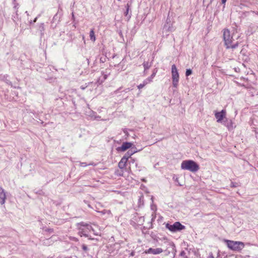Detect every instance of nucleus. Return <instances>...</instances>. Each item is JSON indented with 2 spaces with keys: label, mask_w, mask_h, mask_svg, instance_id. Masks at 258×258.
Wrapping results in <instances>:
<instances>
[{
  "label": "nucleus",
  "mask_w": 258,
  "mask_h": 258,
  "mask_svg": "<svg viewBox=\"0 0 258 258\" xmlns=\"http://www.w3.org/2000/svg\"><path fill=\"white\" fill-rule=\"evenodd\" d=\"M127 10H126V13H125V15H126L128 13V10H129V6L128 5H127Z\"/></svg>",
  "instance_id": "nucleus-20"
},
{
  "label": "nucleus",
  "mask_w": 258,
  "mask_h": 258,
  "mask_svg": "<svg viewBox=\"0 0 258 258\" xmlns=\"http://www.w3.org/2000/svg\"><path fill=\"white\" fill-rule=\"evenodd\" d=\"M136 152H133L131 151H128L126 152V153L124 155L123 157H125L126 158V160L128 161V159L131 157L132 155H133Z\"/></svg>",
  "instance_id": "nucleus-13"
},
{
  "label": "nucleus",
  "mask_w": 258,
  "mask_h": 258,
  "mask_svg": "<svg viewBox=\"0 0 258 258\" xmlns=\"http://www.w3.org/2000/svg\"><path fill=\"white\" fill-rule=\"evenodd\" d=\"M127 162L126 158L122 157L118 163V167L121 170L123 169L126 165Z\"/></svg>",
  "instance_id": "nucleus-9"
},
{
  "label": "nucleus",
  "mask_w": 258,
  "mask_h": 258,
  "mask_svg": "<svg viewBox=\"0 0 258 258\" xmlns=\"http://www.w3.org/2000/svg\"><path fill=\"white\" fill-rule=\"evenodd\" d=\"M192 73V71L190 69H187L186 70V73H185V75L186 76H188L189 75H190Z\"/></svg>",
  "instance_id": "nucleus-15"
},
{
  "label": "nucleus",
  "mask_w": 258,
  "mask_h": 258,
  "mask_svg": "<svg viewBox=\"0 0 258 258\" xmlns=\"http://www.w3.org/2000/svg\"><path fill=\"white\" fill-rule=\"evenodd\" d=\"M87 165V164L86 163L83 162V163H81V166H82V167H85Z\"/></svg>",
  "instance_id": "nucleus-18"
},
{
  "label": "nucleus",
  "mask_w": 258,
  "mask_h": 258,
  "mask_svg": "<svg viewBox=\"0 0 258 258\" xmlns=\"http://www.w3.org/2000/svg\"><path fill=\"white\" fill-rule=\"evenodd\" d=\"M166 227L171 232H176L185 229V226L179 222H176L173 225L167 223L166 224Z\"/></svg>",
  "instance_id": "nucleus-5"
},
{
  "label": "nucleus",
  "mask_w": 258,
  "mask_h": 258,
  "mask_svg": "<svg viewBox=\"0 0 258 258\" xmlns=\"http://www.w3.org/2000/svg\"><path fill=\"white\" fill-rule=\"evenodd\" d=\"M227 0H221L222 4H225L226 3Z\"/></svg>",
  "instance_id": "nucleus-21"
},
{
  "label": "nucleus",
  "mask_w": 258,
  "mask_h": 258,
  "mask_svg": "<svg viewBox=\"0 0 258 258\" xmlns=\"http://www.w3.org/2000/svg\"><path fill=\"white\" fill-rule=\"evenodd\" d=\"M6 198V194L2 187H0V203L4 204Z\"/></svg>",
  "instance_id": "nucleus-10"
},
{
  "label": "nucleus",
  "mask_w": 258,
  "mask_h": 258,
  "mask_svg": "<svg viewBox=\"0 0 258 258\" xmlns=\"http://www.w3.org/2000/svg\"><path fill=\"white\" fill-rule=\"evenodd\" d=\"M224 241L229 249L235 251L240 252L245 246L244 243L241 241L227 239H225Z\"/></svg>",
  "instance_id": "nucleus-2"
},
{
  "label": "nucleus",
  "mask_w": 258,
  "mask_h": 258,
  "mask_svg": "<svg viewBox=\"0 0 258 258\" xmlns=\"http://www.w3.org/2000/svg\"><path fill=\"white\" fill-rule=\"evenodd\" d=\"M102 215H103V214H105L106 213H108V214H111V211L110 210H108V211H107V210H103L102 211H101V212H99Z\"/></svg>",
  "instance_id": "nucleus-14"
},
{
  "label": "nucleus",
  "mask_w": 258,
  "mask_h": 258,
  "mask_svg": "<svg viewBox=\"0 0 258 258\" xmlns=\"http://www.w3.org/2000/svg\"><path fill=\"white\" fill-rule=\"evenodd\" d=\"M90 39L93 41L95 42L96 40V37L95 36V33L93 29H92L90 32Z\"/></svg>",
  "instance_id": "nucleus-12"
},
{
  "label": "nucleus",
  "mask_w": 258,
  "mask_h": 258,
  "mask_svg": "<svg viewBox=\"0 0 258 258\" xmlns=\"http://www.w3.org/2000/svg\"><path fill=\"white\" fill-rule=\"evenodd\" d=\"M94 164L93 163H90L89 164H88V165H93Z\"/></svg>",
  "instance_id": "nucleus-22"
},
{
  "label": "nucleus",
  "mask_w": 258,
  "mask_h": 258,
  "mask_svg": "<svg viewBox=\"0 0 258 258\" xmlns=\"http://www.w3.org/2000/svg\"><path fill=\"white\" fill-rule=\"evenodd\" d=\"M162 252H163V250L161 248H150L145 251V252L146 253H151L153 254H160V253H162Z\"/></svg>",
  "instance_id": "nucleus-7"
},
{
  "label": "nucleus",
  "mask_w": 258,
  "mask_h": 258,
  "mask_svg": "<svg viewBox=\"0 0 258 258\" xmlns=\"http://www.w3.org/2000/svg\"><path fill=\"white\" fill-rule=\"evenodd\" d=\"M171 73L173 85L174 87H177L179 81V74L175 64L172 66Z\"/></svg>",
  "instance_id": "nucleus-4"
},
{
  "label": "nucleus",
  "mask_w": 258,
  "mask_h": 258,
  "mask_svg": "<svg viewBox=\"0 0 258 258\" xmlns=\"http://www.w3.org/2000/svg\"><path fill=\"white\" fill-rule=\"evenodd\" d=\"M117 175L119 176H123V170L121 171L120 172L117 173Z\"/></svg>",
  "instance_id": "nucleus-16"
},
{
  "label": "nucleus",
  "mask_w": 258,
  "mask_h": 258,
  "mask_svg": "<svg viewBox=\"0 0 258 258\" xmlns=\"http://www.w3.org/2000/svg\"><path fill=\"white\" fill-rule=\"evenodd\" d=\"M223 39L227 48H235L238 45V42L233 44V36L231 35L230 30L228 29L223 30Z\"/></svg>",
  "instance_id": "nucleus-1"
},
{
  "label": "nucleus",
  "mask_w": 258,
  "mask_h": 258,
  "mask_svg": "<svg viewBox=\"0 0 258 258\" xmlns=\"http://www.w3.org/2000/svg\"><path fill=\"white\" fill-rule=\"evenodd\" d=\"M181 168L183 170H189L192 172H196L199 170L200 167L199 165L194 161L188 160L182 162Z\"/></svg>",
  "instance_id": "nucleus-3"
},
{
  "label": "nucleus",
  "mask_w": 258,
  "mask_h": 258,
  "mask_svg": "<svg viewBox=\"0 0 258 258\" xmlns=\"http://www.w3.org/2000/svg\"><path fill=\"white\" fill-rule=\"evenodd\" d=\"M80 235H81V236H82V235H84V236H86V237H87V235L86 234H84V233H83V230H82V231H80Z\"/></svg>",
  "instance_id": "nucleus-19"
},
{
  "label": "nucleus",
  "mask_w": 258,
  "mask_h": 258,
  "mask_svg": "<svg viewBox=\"0 0 258 258\" xmlns=\"http://www.w3.org/2000/svg\"><path fill=\"white\" fill-rule=\"evenodd\" d=\"M151 81H152L151 79L147 78V79H146L144 81L143 83L140 84V85H139L137 86V87H138V88L139 89H141L143 87H144L146 85H147L148 84L150 83Z\"/></svg>",
  "instance_id": "nucleus-11"
},
{
  "label": "nucleus",
  "mask_w": 258,
  "mask_h": 258,
  "mask_svg": "<svg viewBox=\"0 0 258 258\" xmlns=\"http://www.w3.org/2000/svg\"><path fill=\"white\" fill-rule=\"evenodd\" d=\"M226 111L225 109L222 110L221 111L215 112V116L218 122H221L222 121L226 118Z\"/></svg>",
  "instance_id": "nucleus-6"
},
{
  "label": "nucleus",
  "mask_w": 258,
  "mask_h": 258,
  "mask_svg": "<svg viewBox=\"0 0 258 258\" xmlns=\"http://www.w3.org/2000/svg\"><path fill=\"white\" fill-rule=\"evenodd\" d=\"M82 248L83 249V250H87V246H86L85 245H82Z\"/></svg>",
  "instance_id": "nucleus-17"
},
{
  "label": "nucleus",
  "mask_w": 258,
  "mask_h": 258,
  "mask_svg": "<svg viewBox=\"0 0 258 258\" xmlns=\"http://www.w3.org/2000/svg\"><path fill=\"white\" fill-rule=\"evenodd\" d=\"M133 145V144L130 142H124L122 145L118 147L117 150L119 151L124 152L126 150L130 149Z\"/></svg>",
  "instance_id": "nucleus-8"
}]
</instances>
